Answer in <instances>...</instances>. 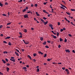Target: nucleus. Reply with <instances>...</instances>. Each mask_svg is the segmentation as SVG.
Here are the masks:
<instances>
[{"label": "nucleus", "instance_id": "obj_1", "mask_svg": "<svg viewBox=\"0 0 75 75\" xmlns=\"http://www.w3.org/2000/svg\"><path fill=\"white\" fill-rule=\"evenodd\" d=\"M10 60L11 61H13V62L16 61V59H15V58L14 57H11L10 59Z\"/></svg>", "mask_w": 75, "mask_h": 75}, {"label": "nucleus", "instance_id": "obj_2", "mask_svg": "<svg viewBox=\"0 0 75 75\" xmlns=\"http://www.w3.org/2000/svg\"><path fill=\"white\" fill-rule=\"evenodd\" d=\"M49 26L51 27V28L52 30H54V28L52 27V24H50Z\"/></svg>", "mask_w": 75, "mask_h": 75}, {"label": "nucleus", "instance_id": "obj_3", "mask_svg": "<svg viewBox=\"0 0 75 75\" xmlns=\"http://www.w3.org/2000/svg\"><path fill=\"white\" fill-rule=\"evenodd\" d=\"M24 18H26L27 17V18H28V15L26 14L25 15H24Z\"/></svg>", "mask_w": 75, "mask_h": 75}, {"label": "nucleus", "instance_id": "obj_4", "mask_svg": "<svg viewBox=\"0 0 75 75\" xmlns=\"http://www.w3.org/2000/svg\"><path fill=\"white\" fill-rule=\"evenodd\" d=\"M65 71H66V72H67V74H69V70H68V69H65Z\"/></svg>", "mask_w": 75, "mask_h": 75}, {"label": "nucleus", "instance_id": "obj_5", "mask_svg": "<svg viewBox=\"0 0 75 75\" xmlns=\"http://www.w3.org/2000/svg\"><path fill=\"white\" fill-rule=\"evenodd\" d=\"M65 51L67 52H68L69 53V52H70V51H69V50L68 49L66 50Z\"/></svg>", "mask_w": 75, "mask_h": 75}, {"label": "nucleus", "instance_id": "obj_6", "mask_svg": "<svg viewBox=\"0 0 75 75\" xmlns=\"http://www.w3.org/2000/svg\"><path fill=\"white\" fill-rule=\"evenodd\" d=\"M52 37H53L55 39V38H57V36H54L53 35H52Z\"/></svg>", "mask_w": 75, "mask_h": 75}, {"label": "nucleus", "instance_id": "obj_7", "mask_svg": "<svg viewBox=\"0 0 75 75\" xmlns=\"http://www.w3.org/2000/svg\"><path fill=\"white\" fill-rule=\"evenodd\" d=\"M38 53H39V54H41V55H43V53L42 52H41V51L38 52Z\"/></svg>", "mask_w": 75, "mask_h": 75}, {"label": "nucleus", "instance_id": "obj_8", "mask_svg": "<svg viewBox=\"0 0 75 75\" xmlns=\"http://www.w3.org/2000/svg\"><path fill=\"white\" fill-rule=\"evenodd\" d=\"M15 53L16 55H17V56H19V54H18V53L16 52H15Z\"/></svg>", "mask_w": 75, "mask_h": 75}, {"label": "nucleus", "instance_id": "obj_9", "mask_svg": "<svg viewBox=\"0 0 75 75\" xmlns=\"http://www.w3.org/2000/svg\"><path fill=\"white\" fill-rule=\"evenodd\" d=\"M28 58H30V59H31H31H32L31 58V56H30V55H28Z\"/></svg>", "mask_w": 75, "mask_h": 75}, {"label": "nucleus", "instance_id": "obj_10", "mask_svg": "<svg viewBox=\"0 0 75 75\" xmlns=\"http://www.w3.org/2000/svg\"><path fill=\"white\" fill-rule=\"evenodd\" d=\"M36 14L37 16H40V15L38 13V12H36Z\"/></svg>", "mask_w": 75, "mask_h": 75}, {"label": "nucleus", "instance_id": "obj_11", "mask_svg": "<svg viewBox=\"0 0 75 75\" xmlns=\"http://www.w3.org/2000/svg\"><path fill=\"white\" fill-rule=\"evenodd\" d=\"M2 61L3 62L4 64H6V61H5V60H2Z\"/></svg>", "mask_w": 75, "mask_h": 75}, {"label": "nucleus", "instance_id": "obj_12", "mask_svg": "<svg viewBox=\"0 0 75 75\" xmlns=\"http://www.w3.org/2000/svg\"><path fill=\"white\" fill-rule=\"evenodd\" d=\"M0 6H1V7H3V5L1 2H0Z\"/></svg>", "mask_w": 75, "mask_h": 75}, {"label": "nucleus", "instance_id": "obj_13", "mask_svg": "<svg viewBox=\"0 0 75 75\" xmlns=\"http://www.w3.org/2000/svg\"><path fill=\"white\" fill-rule=\"evenodd\" d=\"M10 38V37H8L5 38V39H9Z\"/></svg>", "mask_w": 75, "mask_h": 75}, {"label": "nucleus", "instance_id": "obj_14", "mask_svg": "<svg viewBox=\"0 0 75 75\" xmlns=\"http://www.w3.org/2000/svg\"><path fill=\"white\" fill-rule=\"evenodd\" d=\"M6 69H7V71L8 72V71H9V69H9L8 67H7Z\"/></svg>", "mask_w": 75, "mask_h": 75}, {"label": "nucleus", "instance_id": "obj_15", "mask_svg": "<svg viewBox=\"0 0 75 75\" xmlns=\"http://www.w3.org/2000/svg\"><path fill=\"white\" fill-rule=\"evenodd\" d=\"M22 69H27V67H24L22 68Z\"/></svg>", "mask_w": 75, "mask_h": 75}, {"label": "nucleus", "instance_id": "obj_16", "mask_svg": "<svg viewBox=\"0 0 75 75\" xmlns=\"http://www.w3.org/2000/svg\"><path fill=\"white\" fill-rule=\"evenodd\" d=\"M23 32H24V33H27V30H26L25 29H24Z\"/></svg>", "mask_w": 75, "mask_h": 75}, {"label": "nucleus", "instance_id": "obj_17", "mask_svg": "<svg viewBox=\"0 0 75 75\" xmlns=\"http://www.w3.org/2000/svg\"><path fill=\"white\" fill-rule=\"evenodd\" d=\"M48 23V22L46 21L45 22H44V25H46V24H47V23Z\"/></svg>", "mask_w": 75, "mask_h": 75}, {"label": "nucleus", "instance_id": "obj_18", "mask_svg": "<svg viewBox=\"0 0 75 75\" xmlns=\"http://www.w3.org/2000/svg\"><path fill=\"white\" fill-rule=\"evenodd\" d=\"M60 41H63V40H62V38H60V40H59Z\"/></svg>", "mask_w": 75, "mask_h": 75}, {"label": "nucleus", "instance_id": "obj_19", "mask_svg": "<svg viewBox=\"0 0 75 75\" xmlns=\"http://www.w3.org/2000/svg\"><path fill=\"white\" fill-rule=\"evenodd\" d=\"M71 11H75V9H71Z\"/></svg>", "mask_w": 75, "mask_h": 75}, {"label": "nucleus", "instance_id": "obj_20", "mask_svg": "<svg viewBox=\"0 0 75 75\" xmlns=\"http://www.w3.org/2000/svg\"><path fill=\"white\" fill-rule=\"evenodd\" d=\"M25 44H29V42H25Z\"/></svg>", "mask_w": 75, "mask_h": 75}, {"label": "nucleus", "instance_id": "obj_21", "mask_svg": "<svg viewBox=\"0 0 75 75\" xmlns=\"http://www.w3.org/2000/svg\"><path fill=\"white\" fill-rule=\"evenodd\" d=\"M16 50L17 52H19L20 53V54H21V53H20V52H19V50H18L17 49H16Z\"/></svg>", "mask_w": 75, "mask_h": 75}, {"label": "nucleus", "instance_id": "obj_22", "mask_svg": "<svg viewBox=\"0 0 75 75\" xmlns=\"http://www.w3.org/2000/svg\"><path fill=\"white\" fill-rule=\"evenodd\" d=\"M39 71H40V69H39V68H37V72H39Z\"/></svg>", "mask_w": 75, "mask_h": 75}, {"label": "nucleus", "instance_id": "obj_23", "mask_svg": "<svg viewBox=\"0 0 75 75\" xmlns=\"http://www.w3.org/2000/svg\"><path fill=\"white\" fill-rule=\"evenodd\" d=\"M40 20L42 21V22H43V23H44V20L42 19H40Z\"/></svg>", "mask_w": 75, "mask_h": 75}, {"label": "nucleus", "instance_id": "obj_24", "mask_svg": "<svg viewBox=\"0 0 75 75\" xmlns=\"http://www.w3.org/2000/svg\"><path fill=\"white\" fill-rule=\"evenodd\" d=\"M25 11H26V9H24L22 11H23V12H25Z\"/></svg>", "mask_w": 75, "mask_h": 75}, {"label": "nucleus", "instance_id": "obj_25", "mask_svg": "<svg viewBox=\"0 0 75 75\" xmlns=\"http://www.w3.org/2000/svg\"><path fill=\"white\" fill-rule=\"evenodd\" d=\"M46 43H47V42H44L43 43V45H45L46 44Z\"/></svg>", "mask_w": 75, "mask_h": 75}, {"label": "nucleus", "instance_id": "obj_26", "mask_svg": "<svg viewBox=\"0 0 75 75\" xmlns=\"http://www.w3.org/2000/svg\"><path fill=\"white\" fill-rule=\"evenodd\" d=\"M8 45H11V42H8Z\"/></svg>", "mask_w": 75, "mask_h": 75}, {"label": "nucleus", "instance_id": "obj_27", "mask_svg": "<svg viewBox=\"0 0 75 75\" xmlns=\"http://www.w3.org/2000/svg\"><path fill=\"white\" fill-rule=\"evenodd\" d=\"M36 55H37V54H36V53H34L33 54V56H34V57H35V56H36Z\"/></svg>", "mask_w": 75, "mask_h": 75}, {"label": "nucleus", "instance_id": "obj_28", "mask_svg": "<svg viewBox=\"0 0 75 75\" xmlns=\"http://www.w3.org/2000/svg\"><path fill=\"white\" fill-rule=\"evenodd\" d=\"M67 14H68V15H71V14H70V13L69 12H66Z\"/></svg>", "mask_w": 75, "mask_h": 75}, {"label": "nucleus", "instance_id": "obj_29", "mask_svg": "<svg viewBox=\"0 0 75 75\" xmlns=\"http://www.w3.org/2000/svg\"><path fill=\"white\" fill-rule=\"evenodd\" d=\"M2 16H6V17H7V16H6V14L4 13L2 14Z\"/></svg>", "mask_w": 75, "mask_h": 75}, {"label": "nucleus", "instance_id": "obj_30", "mask_svg": "<svg viewBox=\"0 0 75 75\" xmlns=\"http://www.w3.org/2000/svg\"><path fill=\"white\" fill-rule=\"evenodd\" d=\"M11 24V23H8L7 24V25Z\"/></svg>", "mask_w": 75, "mask_h": 75}, {"label": "nucleus", "instance_id": "obj_31", "mask_svg": "<svg viewBox=\"0 0 75 75\" xmlns=\"http://www.w3.org/2000/svg\"><path fill=\"white\" fill-rule=\"evenodd\" d=\"M60 8H62V9H64V10H65V8H64V7L62 6H61Z\"/></svg>", "mask_w": 75, "mask_h": 75}, {"label": "nucleus", "instance_id": "obj_32", "mask_svg": "<svg viewBox=\"0 0 75 75\" xmlns=\"http://www.w3.org/2000/svg\"><path fill=\"white\" fill-rule=\"evenodd\" d=\"M40 38L41 41H42L43 40V37H41Z\"/></svg>", "mask_w": 75, "mask_h": 75}, {"label": "nucleus", "instance_id": "obj_33", "mask_svg": "<svg viewBox=\"0 0 75 75\" xmlns=\"http://www.w3.org/2000/svg\"><path fill=\"white\" fill-rule=\"evenodd\" d=\"M3 53L4 54H7V51L4 52Z\"/></svg>", "mask_w": 75, "mask_h": 75}, {"label": "nucleus", "instance_id": "obj_34", "mask_svg": "<svg viewBox=\"0 0 75 75\" xmlns=\"http://www.w3.org/2000/svg\"><path fill=\"white\" fill-rule=\"evenodd\" d=\"M67 41V39L66 38H65V40H64V42H66Z\"/></svg>", "mask_w": 75, "mask_h": 75}, {"label": "nucleus", "instance_id": "obj_35", "mask_svg": "<svg viewBox=\"0 0 75 75\" xmlns=\"http://www.w3.org/2000/svg\"><path fill=\"white\" fill-rule=\"evenodd\" d=\"M43 11L44 12V13H45L47 12V11H46L45 10H43Z\"/></svg>", "mask_w": 75, "mask_h": 75}, {"label": "nucleus", "instance_id": "obj_36", "mask_svg": "<svg viewBox=\"0 0 75 75\" xmlns=\"http://www.w3.org/2000/svg\"><path fill=\"white\" fill-rule=\"evenodd\" d=\"M45 48H49V47L48 46V45H46L45 46Z\"/></svg>", "mask_w": 75, "mask_h": 75}, {"label": "nucleus", "instance_id": "obj_37", "mask_svg": "<svg viewBox=\"0 0 75 75\" xmlns=\"http://www.w3.org/2000/svg\"><path fill=\"white\" fill-rule=\"evenodd\" d=\"M3 43H4V44H7V42L6 41H4Z\"/></svg>", "mask_w": 75, "mask_h": 75}, {"label": "nucleus", "instance_id": "obj_38", "mask_svg": "<svg viewBox=\"0 0 75 75\" xmlns=\"http://www.w3.org/2000/svg\"><path fill=\"white\" fill-rule=\"evenodd\" d=\"M33 61H34V62H36V60L35 59H33Z\"/></svg>", "mask_w": 75, "mask_h": 75}, {"label": "nucleus", "instance_id": "obj_39", "mask_svg": "<svg viewBox=\"0 0 75 75\" xmlns=\"http://www.w3.org/2000/svg\"><path fill=\"white\" fill-rule=\"evenodd\" d=\"M7 66H9V65H10V64L9 63H8L6 64Z\"/></svg>", "mask_w": 75, "mask_h": 75}, {"label": "nucleus", "instance_id": "obj_40", "mask_svg": "<svg viewBox=\"0 0 75 75\" xmlns=\"http://www.w3.org/2000/svg\"><path fill=\"white\" fill-rule=\"evenodd\" d=\"M62 7H64V8H67V7H66L64 5H63Z\"/></svg>", "mask_w": 75, "mask_h": 75}, {"label": "nucleus", "instance_id": "obj_41", "mask_svg": "<svg viewBox=\"0 0 75 75\" xmlns=\"http://www.w3.org/2000/svg\"><path fill=\"white\" fill-rule=\"evenodd\" d=\"M46 57H47V54H45L44 56V57L45 58Z\"/></svg>", "mask_w": 75, "mask_h": 75}, {"label": "nucleus", "instance_id": "obj_42", "mask_svg": "<svg viewBox=\"0 0 75 75\" xmlns=\"http://www.w3.org/2000/svg\"><path fill=\"white\" fill-rule=\"evenodd\" d=\"M57 35L58 37L59 36V33L57 32Z\"/></svg>", "mask_w": 75, "mask_h": 75}, {"label": "nucleus", "instance_id": "obj_43", "mask_svg": "<svg viewBox=\"0 0 75 75\" xmlns=\"http://www.w3.org/2000/svg\"><path fill=\"white\" fill-rule=\"evenodd\" d=\"M0 75H3V73H1V72H0Z\"/></svg>", "mask_w": 75, "mask_h": 75}, {"label": "nucleus", "instance_id": "obj_44", "mask_svg": "<svg viewBox=\"0 0 75 75\" xmlns=\"http://www.w3.org/2000/svg\"><path fill=\"white\" fill-rule=\"evenodd\" d=\"M34 20H35V21H37V19H36V18H34Z\"/></svg>", "mask_w": 75, "mask_h": 75}, {"label": "nucleus", "instance_id": "obj_45", "mask_svg": "<svg viewBox=\"0 0 75 75\" xmlns=\"http://www.w3.org/2000/svg\"><path fill=\"white\" fill-rule=\"evenodd\" d=\"M18 2H22L23 1V0H20V1H18Z\"/></svg>", "mask_w": 75, "mask_h": 75}, {"label": "nucleus", "instance_id": "obj_46", "mask_svg": "<svg viewBox=\"0 0 75 75\" xmlns=\"http://www.w3.org/2000/svg\"><path fill=\"white\" fill-rule=\"evenodd\" d=\"M47 61H51V59H47Z\"/></svg>", "mask_w": 75, "mask_h": 75}, {"label": "nucleus", "instance_id": "obj_47", "mask_svg": "<svg viewBox=\"0 0 75 75\" xmlns=\"http://www.w3.org/2000/svg\"><path fill=\"white\" fill-rule=\"evenodd\" d=\"M22 36H23L22 35H20V36H19V38H22Z\"/></svg>", "mask_w": 75, "mask_h": 75}, {"label": "nucleus", "instance_id": "obj_48", "mask_svg": "<svg viewBox=\"0 0 75 75\" xmlns=\"http://www.w3.org/2000/svg\"><path fill=\"white\" fill-rule=\"evenodd\" d=\"M64 30L63 29H61L60 30V32H62Z\"/></svg>", "mask_w": 75, "mask_h": 75}, {"label": "nucleus", "instance_id": "obj_49", "mask_svg": "<svg viewBox=\"0 0 75 75\" xmlns=\"http://www.w3.org/2000/svg\"><path fill=\"white\" fill-rule=\"evenodd\" d=\"M19 34L20 35H22V34L21 33V32H19Z\"/></svg>", "mask_w": 75, "mask_h": 75}, {"label": "nucleus", "instance_id": "obj_50", "mask_svg": "<svg viewBox=\"0 0 75 75\" xmlns=\"http://www.w3.org/2000/svg\"><path fill=\"white\" fill-rule=\"evenodd\" d=\"M47 3V2H44L43 4L44 5H46V4Z\"/></svg>", "mask_w": 75, "mask_h": 75}, {"label": "nucleus", "instance_id": "obj_51", "mask_svg": "<svg viewBox=\"0 0 75 75\" xmlns=\"http://www.w3.org/2000/svg\"><path fill=\"white\" fill-rule=\"evenodd\" d=\"M5 5H8V3L7 2H6L5 3Z\"/></svg>", "mask_w": 75, "mask_h": 75}, {"label": "nucleus", "instance_id": "obj_52", "mask_svg": "<svg viewBox=\"0 0 75 75\" xmlns=\"http://www.w3.org/2000/svg\"><path fill=\"white\" fill-rule=\"evenodd\" d=\"M62 69L63 70H65V67H62Z\"/></svg>", "mask_w": 75, "mask_h": 75}, {"label": "nucleus", "instance_id": "obj_53", "mask_svg": "<svg viewBox=\"0 0 75 75\" xmlns=\"http://www.w3.org/2000/svg\"><path fill=\"white\" fill-rule=\"evenodd\" d=\"M43 18L44 20H46V19H47V18H45V17H43Z\"/></svg>", "mask_w": 75, "mask_h": 75}, {"label": "nucleus", "instance_id": "obj_54", "mask_svg": "<svg viewBox=\"0 0 75 75\" xmlns=\"http://www.w3.org/2000/svg\"><path fill=\"white\" fill-rule=\"evenodd\" d=\"M3 27V25H1L0 26V28H1Z\"/></svg>", "mask_w": 75, "mask_h": 75}, {"label": "nucleus", "instance_id": "obj_55", "mask_svg": "<svg viewBox=\"0 0 75 75\" xmlns=\"http://www.w3.org/2000/svg\"><path fill=\"white\" fill-rule=\"evenodd\" d=\"M58 25H60V23L58 22Z\"/></svg>", "mask_w": 75, "mask_h": 75}, {"label": "nucleus", "instance_id": "obj_56", "mask_svg": "<svg viewBox=\"0 0 75 75\" xmlns=\"http://www.w3.org/2000/svg\"><path fill=\"white\" fill-rule=\"evenodd\" d=\"M5 60L6 61H7V62L8 61V59H5Z\"/></svg>", "mask_w": 75, "mask_h": 75}, {"label": "nucleus", "instance_id": "obj_57", "mask_svg": "<svg viewBox=\"0 0 75 75\" xmlns=\"http://www.w3.org/2000/svg\"><path fill=\"white\" fill-rule=\"evenodd\" d=\"M47 42L48 43H50V42H51V41H47Z\"/></svg>", "mask_w": 75, "mask_h": 75}, {"label": "nucleus", "instance_id": "obj_58", "mask_svg": "<svg viewBox=\"0 0 75 75\" xmlns=\"http://www.w3.org/2000/svg\"><path fill=\"white\" fill-rule=\"evenodd\" d=\"M35 7H37V4H36L35 5Z\"/></svg>", "mask_w": 75, "mask_h": 75}, {"label": "nucleus", "instance_id": "obj_59", "mask_svg": "<svg viewBox=\"0 0 75 75\" xmlns=\"http://www.w3.org/2000/svg\"><path fill=\"white\" fill-rule=\"evenodd\" d=\"M60 47H61V45H59V46H58V48H59Z\"/></svg>", "mask_w": 75, "mask_h": 75}, {"label": "nucleus", "instance_id": "obj_60", "mask_svg": "<svg viewBox=\"0 0 75 75\" xmlns=\"http://www.w3.org/2000/svg\"><path fill=\"white\" fill-rule=\"evenodd\" d=\"M69 37H72V35H71L70 34H69Z\"/></svg>", "mask_w": 75, "mask_h": 75}, {"label": "nucleus", "instance_id": "obj_61", "mask_svg": "<svg viewBox=\"0 0 75 75\" xmlns=\"http://www.w3.org/2000/svg\"><path fill=\"white\" fill-rule=\"evenodd\" d=\"M43 64L45 65H47V63H44Z\"/></svg>", "mask_w": 75, "mask_h": 75}, {"label": "nucleus", "instance_id": "obj_62", "mask_svg": "<svg viewBox=\"0 0 75 75\" xmlns=\"http://www.w3.org/2000/svg\"><path fill=\"white\" fill-rule=\"evenodd\" d=\"M21 51H23V52H24V50L23 49H22Z\"/></svg>", "mask_w": 75, "mask_h": 75}, {"label": "nucleus", "instance_id": "obj_63", "mask_svg": "<svg viewBox=\"0 0 75 75\" xmlns=\"http://www.w3.org/2000/svg\"><path fill=\"white\" fill-rule=\"evenodd\" d=\"M0 36H1V37H3V34H1L0 35Z\"/></svg>", "mask_w": 75, "mask_h": 75}, {"label": "nucleus", "instance_id": "obj_64", "mask_svg": "<svg viewBox=\"0 0 75 75\" xmlns=\"http://www.w3.org/2000/svg\"><path fill=\"white\" fill-rule=\"evenodd\" d=\"M73 52H74V53H75V51L74 50H73L72 51Z\"/></svg>", "mask_w": 75, "mask_h": 75}]
</instances>
